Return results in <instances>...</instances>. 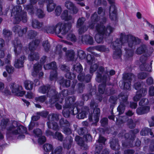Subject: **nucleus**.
Returning <instances> with one entry per match:
<instances>
[{"label": "nucleus", "instance_id": "obj_1", "mask_svg": "<svg viewBox=\"0 0 154 154\" xmlns=\"http://www.w3.org/2000/svg\"><path fill=\"white\" fill-rule=\"evenodd\" d=\"M140 43V40L137 37L131 35H125V33H121L120 38H117L111 43V46L114 50L120 49L122 45L127 46L132 48Z\"/></svg>", "mask_w": 154, "mask_h": 154}, {"label": "nucleus", "instance_id": "obj_2", "mask_svg": "<svg viewBox=\"0 0 154 154\" xmlns=\"http://www.w3.org/2000/svg\"><path fill=\"white\" fill-rule=\"evenodd\" d=\"M11 15L14 16L13 23L15 24L18 23L21 20L24 23L27 21L26 13L22 10L20 5L13 7Z\"/></svg>", "mask_w": 154, "mask_h": 154}, {"label": "nucleus", "instance_id": "obj_3", "mask_svg": "<svg viewBox=\"0 0 154 154\" xmlns=\"http://www.w3.org/2000/svg\"><path fill=\"white\" fill-rule=\"evenodd\" d=\"M8 130L14 134H19L18 138H24L25 136L21 134L26 133L27 132L26 128L22 125H18L16 121L13 122Z\"/></svg>", "mask_w": 154, "mask_h": 154}, {"label": "nucleus", "instance_id": "obj_4", "mask_svg": "<svg viewBox=\"0 0 154 154\" xmlns=\"http://www.w3.org/2000/svg\"><path fill=\"white\" fill-rule=\"evenodd\" d=\"M72 27V23L70 22L63 24L59 22L56 24V33L58 36L61 38L62 35H64L70 30Z\"/></svg>", "mask_w": 154, "mask_h": 154}, {"label": "nucleus", "instance_id": "obj_5", "mask_svg": "<svg viewBox=\"0 0 154 154\" xmlns=\"http://www.w3.org/2000/svg\"><path fill=\"white\" fill-rule=\"evenodd\" d=\"M95 29L98 33L106 36H109L114 30V29L110 26H107L106 28L102 24L99 23L96 26Z\"/></svg>", "mask_w": 154, "mask_h": 154}, {"label": "nucleus", "instance_id": "obj_6", "mask_svg": "<svg viewBox=\"0 0 154 154\" xmlns=\"http://www.w3.org/2000/svg\"><path fill=\"white\" fill-rule=\"evenodd\" d=\"M10 87L12 92L17 96L22 97L25 94V91H22V86L15 83H11Z\"/></svg>", "mask_w": 154, "mask_h": 154}, {"label": "nucleus", "instance_id": "obj_7", "mask_svg": "<svg viewBox=\"0 0 154 154\" xmlns=\"http://www.w3.org/2000/svg\"><path fill=\"white\" fill-rule=\"evenodd\" d=\"M75 100V98L73 97H69L67 98V102L65 106L66 108L63 111V114L65 117H69L70 114H72V109H68L67 108H69Z\"/></svg>", "mask_w": 154, "mask_h": 154}, {"label": "nucleus", "instance_id": "obj_8", "mask_svg": "<svg viewBox=\"0 0 154 154\" xmlns=\"http://www.w3.org/2000/svg\"><path fill=\"white\" fill-rule=\"evenodd\" d=\"M120 104L117 108L119 114H123L125 111V107L128 106L129 103L128 101V97L126 95H121Z\"/></svg>", "mask_w": 154, "mask_h": 154}, {"label": "nucleus", "instance_id": "obj_9", "mask_svg": "<svg viewBox=\"0 0 154 154\" xmlns=\"http://www.w3.org/2000/svg\"><path fill=\"white\" fill-rule=\"evenodd\" d=\"M147 59V57L144 55H142L140 57L139 62L140 69L142 71L146 70L151 72V67L149 64H147L146 63Z\"/></svg>", "mask_w": 154, "mask_h": 154}, {"label": "nucleus", "instance_id": "obj_10", "mask_svg": "<svg viewBox=\"0 0 154 154\" xmlns=\"http://www.w3.org/2000/svg\"><path fill=\"white\" fill-rule=\"evenodd\" d=\"M13 44L14 48V51L15 55L17 57L21 53L23 45L20 41L17 38L14 40Z\"/></svg>", "mask_w": 154, "mask_h": 154}, {"label": "nucleus", "instance_id": "obj_11", "mask_svg": "<svg viewBox=\"0 0 154 154\" xmlns=\"http://www.w3.org/2000/svg\"><path fill=\"white\" fill-rule=\"evenodd\" d=\"M100 110L99 108L97 107L94 108L93 113L90 114L89 116V120L91 121H95V122L99 121L100 116Z\"/></svg>", "mask_w": 154, "mask_h": 154}, {"label": "nucleus", "instance_id": "obj_12", "mask_svg": "<svg viewBox=\"0 0 154 154\" xmlns=\"http://www.w3.org/2000/svg\"><path fill=\"white\" fill-rule=\"evenodd\" d=\"M75 140L77 144L81 147L82 149L86 150L88 149L87 144L85 143L82 138L79 136H77L75 137Z\"/></svg>", "mask_w": 154, "mask_h": 154}, {"label": "nucleus", "instance_id": "obj_13", "mask_svg": "<svg viewBox=\"0 0 154 154\" xmlns=\"http://www.w3.org/2000/svg\"><path fill=\"white\" fill-rule=\"evenodd\" d=\"M26 58L24 55H22L19 58L16 59L14 66L16 68H19L23 66V63Z\"/></svg>", "mask_w": 154, "mask_h": 154}, {"label": "nucleus", "instance_id": "obj_14", "mask_svg": "<svg viewBox=\"0 0 154 154\" xmlns=\"http://www.w3.org/2000/svg\"><path fill=\"white\" fill-rule=\"evenodd\" d=\"M150 107L148 106H144L138 107L136 109V112L139 115L146 114L150 111Z\"/></svg>", "mask_w": 154, "mask_h": 154}, {"label": "nucleus", "instance_id": "obj_15", "mask_svg": "<svg viewBox=\"0 0 154 154\" xmlns=\"http://www.w3.org/2000/svg\"><path fill=\"white\" fill-rule=\"evenodd\" d=\"M107 80V78L106 75H104L103 76V79L102 82L103 84H100L98 87V91L101 94H103L105 90L106 84Z\"/></svg>", "mask_w": 154, "mask_h": 154}, {"label": "nucleus", "instance_id": "obj_16", "mask_svg": "<svg viewBox=\"0 0 154 154\" xmlns=\"http://www.w3.org/2000/svg\"><path fill=\"white\" fill-rule=\"evenodd\" d=\"M105 72L106 74H108V72H105L104 68L103 66H100L97 72L96 81L98 82H100L103 80V77H102V75Z\"/></svg>", "mask_w": 154, "mask_h": 154}, {"label": "nucleus", "instance_id": "obj_17", "mask_svg": "<svg viewBox=\"0 0 154 154\" xmlns=\"http://www.w3.org/2000/svg\"><path fill=\"white\" fill-rule=\"evenodd\" d=\"M32 26L34 29H40L42 31V28L44 27V23L42 22H40L37 20L33 19L32 22Z\"/></svg>", "mask_w": 154, "mask_h": 154}, {"label": "nucleus", "instance_id": "obj_18", "mask_svg": "<svg viewBox=\"0 0 154 154\" xmlns=\"http://www.w3.org/2000/svg\"><path fill=\"white\" fill-rule=\"evenodd\" d=\"M55 87L53 86H51L50 87V89L48 92V95L50 97H51L53 98L58 99L59 98V96H57Z\"/></svg>", "mask_w": 154, "mask_h": 154}, {"label": "nucleus", "instance_id": "obj_19", "mask_svg": "<svg viewBox=\"0 0 154 154\" xmlns=\"http://www.w3.org/2000/svg\"><path fill=\"white\" fill-rule=\"evenodd\" d=\"M61 17L62 19L66 21L71 20V23H73L74 22V18H73L71 16L68 15V11L67 10H65L63 11L61 14Z\"/></svg>", "mask_w": 154, "mask_h": 154}, {"label": "nucleus", "instance_id": "obj_20", "mask_svg": "<svg viewBox=\"0 0 154 154\" xmlns=\"http://www.w3.org/2000/svg\"><path fill=\"white\" fill-rule=\"evenodd\" d=\"M111 148L114 150H118L120 149V146L118 140L116 138H112L110 142Z\"/></svg>", "mask_w": 154, "mask_h": 154}, {"label": "nucleus", "instance_id": "obj_21", "mask_svg": "<svg viewBox=\"0 0 154 154\" xmlns=\"http://www.w3.org/2000/svg\"><path fill=\"white\" fill-rule=\"evenodd\" d=\"M42 31L46 32L47 33H56V25L54 26H44L42 28Z\"/></svg>", "mask_w": 154, "mask_h": 154}, {"label": "nucleus", "instance_id": "obj_22", "mask_svg": "<svg viewBox=\"0 0 154 154\" xmlns=\"http://www.w3.org/2000/svg\"><path fill=\"white\" fill-rule=\"evenodd\" d=\"M82 41L87 44L92 45L94 43L93 37L90 35H85L83 36L82 38Z\"/></svg>", "mask_w": 154, "mask_h": 154}, {"label": "nucleus", "instance_id": "obj_23", "mask_svg": "<svg viewBox=\"0 0 154 154\" xmlns=\"http://www.w3.org/2000/svg\"><path fill=\"white\" fill-rule=\"evenodd\" d=\"M46 2L47 4V11L48 12L53 11L56 5V4L54 3V1L53 0H47Z\"/></svg>", "mask_w": 154, "mask_h": 154}, {"label": "nucleus", "instance_id": "obj_24", "mask_svg": "<svg viewBox=\"0 0 154 154\" xmlns=\"http://www.w3.org/2000/svg\"><path fill=\"white\" fill-rule=\"evenodd\" d=\"M135 79V76L132 73H125L123 74V80L130 81L131 82L132 81H134Z\"/></svg>", "mask_w": 154, "mask_h": 154}, {"label": "nucleus", "instance_id": "obj_25", "mask_svg": "<svg viewBox=\"0 0 154 154\" xmlns=\"http://www.w3.org/2000/svg\"><path fill=\"white\" fill-rule=\"evenodd\" d=\"M125 138L127 140H128L130 141V143L128 144H125L124 142L122 143V145L124 147H127L128 146H133L132 143L133 141L134 140L132 138V135L130 131L128 133H126L124 135Z\"/></svg>", "mask_w": 154, "mask_h": 154}, {"label": "nucleus", "instance_id": "obj_26", "mask_svg": "<svg viewBox=\"0 0 154 154\" xmlns=\"http://www.w3.org/2000/svg\"><path fill=\"white\" fill-rule=\"evenodd\" d=\"M72 142L73 139L72 137H67L64 142L63 146L64 148L67 149H70L71 147Z\"/></svg>", "mask_w": 154, "mask_h": 154}, {"label": "nucleus", "instance_id": "obj_27", "mask_svg": "<svg viewBox=\"0 0 154 154\" xmlns=\"http://www.w3.org/2000/svg\"><path fill=\"white\" fill-rule=\"evenodd\" d=\"M47 125L48 128L49 129H52L56 131H58L60 130V128L57 123L56 122H47Z\"/></svg>", "mask_w": 154, "mask_h": 154}, {"label": "nucleus", "instance_id": "obj_28", "mask_svg": "<svg viewBox=\"0 0 154 154\" xmlns=\"http://www.w3.org/2000/svg\"><path fill=\"white\" fill-rule=\"evenodd\" d=\"M59 83L63 86L68 87L70 86V81L65 79L63 77H61L59 80Z\"/></svg>", "mask_w": 154, "mask_h": 154}, {"label": "nucleus", "instance_id": "obj_29", "mask_svg": "<svg viewBox=\"0 0 154 154\" xmlns=\"http://www.w3.org/2000/svg\"><path fill=\"white\" fill-rule=\"evenodd\" d=\"M59 114L52 113L48 115V119L49 122H52L54 121H57L59 119Z\"/></svg>", "mask_w": 154, "mask_h": 154}, {"label": "nucleus", "instance_id": "obj_30", "mask_svg": "<svg viewBox=\"0 0 154 154\" xmlns=\"http://www.w3.org/2000/svg\"><path fill=\"white\" fill-rule=\"evenodd\" d=\"M39 58V54L35 52H31L28 55V59L31 61L37 60Z\"/></svg>", "mask_w": 154, "mask_h": 154}, {"label": "nucleus", "instance_id": "obj_31", "mask_svg": "<svg viewBox=\"0 0 154 154\" xmlns=\"http://www.w3.org/2000/svg\"><path fill=\"white\" fill-rule=\"evenodd\" d=\"M40 43V41L35 40L30 42L29 45V49L30 51H33L36 49Z\"/></svg>", "mask_w": 154, "mask_h": 154}, {"label": "nucleus", "instance_id": "obj_32", "mask_svg": "<svg viewBox=\"0 0 154 154\" xmlns=\"http://www.w3.org/2000/svg\"><path fill=\"white\" fill-rule=\"evenodd\" d=\"M23 7L25 10L28 11L31 14H33L34 11L37 9L36 8L34 7L32 4H31L30 3L28 5H23Z\"/></svg>", "mask_w": 154, "mask_h": 154}, {"label": "nucleus", "instance_id": "obj_33", "mask_svg": "<svg viewBox=\"0 0 154 154\" xmlns=\"http://www.w3.org/2000/svg\"><path fill=\"white\" fill-rule=\"evenodd\" d=\"M42 68V66L41 64H35L33 66L34 70L32 73V75L33 76H36Z\"/></svg>", "mask_w": 154, "mask_h": 154}, {"label": "nucleus", "instance_id": "obj_34", "mask_svg": "<svg viewBox=\"0 0 154 154\" xmlns=\"http://www.w3.org/2000/svg\"><path fill=\"white\" fill-rule=\"evenodd\" d=\"M59 123L61 128L65 127H69L70 125L69 122L64 118H62L60 120Z\"/></svg>", "mask_w": 154, "mask_h": 154}, {"label": "nucleus", "instance_id": "obj_35", "mask_svg": "<svg viewBox=\"0 0 154 154\" xmlns=\"http://www.w3.org/2000/svg\"><path fill=\"white\" fill-rule=\"evenodd\" d=\"M85 85L83 83H78L76 86V91L79 93H82L85 88Z\"/></svg>", "mask_w": 154, "mask_h": 154}, {"label": "nucleus", "instance_id": "obj_36", "mask_svg": "<svg viewBox=\"0 0 154 154\" xmlns=\"http://www.w3.org/2000/svg\"><path fill=\"white\" fill-rule=\"evenodd\" d=\"M75 55V53L73 50H69L66 52L67 59L69 60H73Z\"/></svg>", "mask_w": 154, "mask_h": 154}, {"label": "nucleus", "instance_id": "obj_37", "mask_svg": "<svg viewBox=\"0 0 154 154\" xmlns=\"http://www.w3.org/2000/svg\"><path fill=\"white\" fill-rule=\"evenodd\" d=\"M146 50V46L145 45H143L137 48L136 53L138 54H141L144 53Z\"/></svg>", "mask_w": 154, "mask_h": 154}, {"label": "nucleus", "instance_id": "obj_38", "mask_svg": "<svg viewBox=\"0 0 154 154\" xmlns=\"http://www.w3.org/2000/svg\"><path fill=\"white\" fill-rule=\"evenodd\" d=\"M50 85H47L46 86H43L40 87L38 89L39 92H41L43 94H45L48 92V91L50 90V87H51Z\"/></svg>", "mask_w": 154, "mask_h": 154}, {"label": "nucleus", "instance_id": "obj_39", "mask_svg": "<svg viewBox=\"0 0 154 154\" xmlns=\"http://www.w3.org/2000/svg\"><path fill=\"white\" fill-rule=\"evenodd\" d=\"M104 34H102L99 33L96 34L95 37V39L96 42L99 43H102L103 42V35Z\"/></svg>", "mask_w": 154, "mask_h": 154}, {"label": "nucleus", "instance_id": "obj_40", "mask_svg": "<svg viewBox=\"0 0 154 154\" xmlns=\"http://www.w3.org/2000/svg\"><path fill=\"white\" fill-rule=\"evenodd\" d=\"M56 63L53 62L51 63L45 65L44 68L45 69H53V70L57 69Z\"/></svg>", "mask_w": 154, "mask_h": 154}, {"label": "nucleus", "instance_id": "obj_41", "mask_svg": "<svg viewBox=\"0 0 154 154\" xmlns=\"http://www.w3.org/2000/svg\"><path fill=\"white\" fill-rule=\"evenodd\" d=\"M118 98L116 96H112L110 97L109 99V102L113 105L110 106V108L113 110L114 105L116 104L117 100Z\"/></svg>", "mask_w": 154, "mask_h": 154}, {"label": "nucleus", "instance_id": "obj_42", "mask_svg": "<svg viewBox=\"0 0 154 154\" xmlns=\"http://www.w3.org/2000/svg\"><path fill=\"white\" fill-rule=\"evenodd\" d=\"M113 54V57L114 59H118L120 58L122 55V51L121 49L115 50Z\"/></svg>", "mask_w": 154, "mask_h": 154}, {"label": "nucleus", "instance_id": "obj_43", "mask_svg": "<svg viewBox=\"0 0 154 154\" xmlns=\"http://www.w3.org/2000/svg\"><path fill=\"white\" fill-rule=\"evenodd\" d=\"M25 88L28 90H31L33 88V83L29 80H26L24 82Z\"/></svg>", "mask_w": 154, "mask_h": 154}, {"label": "nucleus", "instance_id": "obj_44", "mask_svg": "<svg viewBox=\"0 0 154 154\" xmlns=\"http://www.w3.org/2000/svg\"><path fill=\"white\" fill-rule=\"evenodd\" d=\"M73 71H75L78 73H80L82 71L83 69L82 66L79 63H77L74 65L72 68Z\"/></svg>", "mask_w": 154, "mask_h": 154}, {"label": "nucleus", "instance_id": "obj_45", "mask_svg": "<svg viewBox=\"0 0 154 154\" xmlns=\"http://www.w3.org/2000/svg\"><path fill=\"white\" fill-rule=\"evenodd\" d=\"M95 146V154H100L103 148L102 144L99 142H96Z\"/></svg>", "mask_w": 154, "mask_h": 154}, {"label": "nucleus", "instance_id": "obj_46", "mask_svg": "<svg viewBox=\"0 0 154 154\" xmlns=\"http://www.w3.org/2000/svg\"><path fill=\"white\" fill-rule=\"evenodd\" d=\"M94 48L100 52H108L109 51V49L104 45L97 46L94 47Z\"/></svg>", "mask_w": 154, "mask_h": 154}, {"label": "nucleus", "instance_id": "obj_47", "mask_svg": "<svg viewBox=\"0 0 154 154\" xmlns=\"http://www.w3.org/2000/svg\"><path fill=\"white\" fill-rule=\"evenodd\" d=\"M53 137L60 141H63V134L60 132L57 131L55 132Z\"/></svg>", "mask_w": 154, "mask_h": 154}, {"label": "nucleus", "instance_id": "obj_48", "mask_svg": "<svg viewBox=\"0 0 154 154\" xmlns=\"http://www.w3.org/2000/svg\"><path fill=\"white\" fill-rule=\"evenodd\" d=\"M51 154H64L62 147L60 146L56 148L52 151Z\"/></svg>", "mask_w": 154, "mask_h": 154}, {"label": "nucleus", "instance_id": "obj_49", "mask_svg": "<svg viewBox=\"0 0 154 154\" xmlns=\"http://www.w3.org/2000/svg\"><path fill=\"white\" fill-rule=\"evenodd\" d=\"M42 46L45 52H48L49 51L51 46L50 43L48 40L45 41L43 42Z\"/></svg>", "mask_w": 154, "mask_h": 154}, {"label": "nucleus", "instance_id": "obj_50", "mask_svg": "<svg viewBox=\"0 0 154 154\" xmlns=\"http://www.w3.org/2000/svg\"><path fill=\"white\" fill-rule=\"evenodd\" d=\"M66 39L72 42H75L76 40V38L75 35L72 32H70L67 35Z\"/></svg>", "mask_w": 154, "mask_h": 154}, {"label": "nucleus", "instance_id": "obj_51", "mask_svg": "<svg viewBox=\"0 0 154 154\" xmlns=\"http://www.w3.org/2000/svg\"><path fill=\"white\" fill-rule=\"evenodd\" d=\"M57 76L56 69L53 70L50 73V79L51 81L55 79Z\"/></svg>", "mask_w": 154, "mask_h": 154}, {"label": "nucleus", "instance_id": "obj_52", "mask_svg": "<svg viewBox=\"0 0 154 154\" xmlns=\"http://www.w3.org/2000/svg\"><path fill=\"white\" fill-rule=\"evenodd\" d=\"M47 97L46 95H43L36 97L35 98V100L36 102L43 103L47 99Z\"/></svg>", "mask_w": 154, "mask_h": 154}, {"label": "nucleus", "instance_id": "obj_53", "mask_svg": "<svg viewBox=\"0 0 154 154\" xmlns=\"http://www.w3.org/2000/svg\"><path fill=\"white\" fill-rule=\"evenodd\" d=\"M43 147L45 151L47 152H49L51 151L53 149V146L50 144L46 143L45 144Z\"/></svg>", "mask_w": 154, "mask_h": 154}, {"label": "nucleus", "instance_id": "obj_54", "mask_svg": "<svg viewBox=\"0 0 154 154\" xmlns=\"http://www.w3.org/2000/svg\"><path fill=\"white\" fill-rule=\"evenodd\" d=\"M8 121L9 120L8 119H3L2 120L0 125V130H2L6 128Z\"/></svg>", "mask_w": 154, "mask_h": 154}, {"label": "nucleus", "instance_id": "obj_55", "mask_svg": "<svg viewBox=\"0 0 154 154\" xmlns=\"http://www.w3.org/2000/svg\"><path fill=\"white\" fill-rule=\"evenodd\" d=\"M27 30V27H22L17 35L19 37H22L26 33Z\"/></svg>", "mask_w": 154, "mask_h": 154}, {"label": "nucleus", "instance_id": "obj_56", "mask_svg": "<svg viewBox=\"0 0 154 154\" xmlns=\"http://www.w3.org/2000/svg\"><path fill=\"white\" fill-rule=\"evenodd\" d=\"M123 80V85L124 88L125 89L130 90L131 89V82L130 81Z\"/></svg>", "mask_w": 154, "mask_h": 154}, {"label": "nucleus", "instance_id": "obj_57", "mask_svg": "<svg viewBox=\"0 0 154 154\" xmlns=\"http://www.w3.org/2000/svg\"><path fill=\"white\" fill-rule=\"evenodd\" d=\"M37 35V33L36 31L33 30L29 31L28 32V38L30 39H32L35 37Z\"/></svg>", "mask_w": 154, "mask_h": 154}, {"label": "nucleus", "instance_id": "obj_58", "mask_svg": "<svg viewBox=\"0 0 154 154\" xmlns=\"http://www.w3.org/2000/svg\"><path fill=\"white\" fill-rule=\"evenodd\" d=\"M36 15L39 18L42 19L44 17L45 15L44 11L41 9H38Z\"/></svg>", "mask_w": 154, "mask_h": 154}, {"label": "nucleus", "instance_id": "obj_59", "mask_svg": "<svg viewBox=\"0 0 154 154\" xmlns=\"http://www.w3.org/2000/svg\"><path fill=\"white\" fill-rule=\"evenodd\" d=\"M110 6L109 9V13H117V9L115 3L110 4Z\"/></svg>", "mask_w": 154, "mask_h": 154}, {"label": "nucleus", "instance_id": "obj_60", "mask_svg": "<svg viewBox=\"0 0 154 154\" xmlns=\"http://www.w3.org/2000/svg\"><path fill=\"white\" fill-rule=\"evenodd\" d=\"M141 91H139L136 92L135 95L133 97L134 100L135 101H137L142 96L141 94Z\"/></svg>", "mask_w": 154, "mask_h": 154}, {"label": "nucleus", "instance_id": "obj_61", "mask_svg": "<svg viewBox=\"0 0 154 154\" xmlns=\"http://www.w3.org/2000/svg\"><path fill=\"white\" fill-rule=\"evenodd\" d=\"M78 55L79 58L81 60L84 59L86 57V55L85 52L81 50H79L78 51Z\"/></svg>", "mask_w": 154, "mask_h": 154}, {"label": "nucleus", "instance_id": "obj_62", "mask_svg": "<svg viewBox=\"0 0 154 154\" xmlns=\"http://www.w3.org/2000/svg\"><path fill=\"white\" fill-rule=\"evenodd\" d=\"M65 5L67 9L70 10L75 6L72 2L69 1H66L65 2Z\"/></svg>", "mask_w": 154, "mask_h": 154}, {"label": "nucleus", "instance_id": "obj_63", "mask_svg": "<svg viewBox=\"0 0 154 154\" xmlns=\"http://www.w3.org/2000/svg\"><path fill=\"white\" fill-rule=\"evenodd\" d=\"M22 27L20 25H16L12 27V30L15 34L17 35Z\"/></svg>", "mask_w": 154, "mask_h": 154}, {"label": "nucleus", "instance_id": "obj_64", "mask_svg": "<svg viewBox=\"0 0 154 154\" xmlns=\"http://www.w3.org/2000/svg\"><path fill=\"white\" fill-rule=\"evenodd\" d=\"M69 127H65L62 128L63 132L65 134L69 135L72 133V131Z\"/></svg>", "mask_w": 154, "mask_h": 154}]
</instances>
